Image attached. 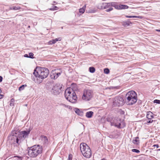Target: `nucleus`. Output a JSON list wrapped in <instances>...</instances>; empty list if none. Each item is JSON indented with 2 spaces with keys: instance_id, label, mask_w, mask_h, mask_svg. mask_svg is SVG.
I'll return each instance as SVG.
<instances>
[{
  "instance_id": "nucleus-16",
  "label": "nucleus",
  "mask_w": 160,
  "mask_h": 160,
  "mask_svg": "<svg viewBox=\"0 0 160 160\" xmlns=\"http://www.w3.org/2000/svg\"><path fill=\"white\" fill-rule=\"evenodd\" d=\"M75 112L78 115L80 116H82L83 114V112L80 111L78 108H75L74 110Z\"/></svg>"
},
{
  "instance_id": "nucleus-3",
  "label": "nucleus",
  "mask_w": 160,
  "mask_h": 160,
  "mask_svg": "<svg viewBox=\"0 0 160 160\" xmlns=\"http://www.w3.org/2000/svg\"><path fill=\"white\" fill-rule=\"evenodd\" d=\"M65 97L68 100L72 103H75L77 100L76 94L72 88L70 87L65 90Z\"/></svg>"
},
{
  "instance_id": "nucleus-47",
  "label": "nucleus",
  "mask_w": 160,
  "mask_h": 160,
  "mask_svg": "<svg viewBox=\"0 0 160 160\" xmlns=\"http://www.w3.org/2000/svg\"><path fill=\"white\" fill-rule=\"evenodd\" d=\"M1 92H2L1 90V89L0 88V94H1Z\"/></svg>"
},
{
  "instance_id": "nucleus-15",
  "label": "nucleus",
  "mask_w": 160,
  "mask_h": 160,
  "mask_svg": "<svg viewBox=\"0 0 160 160\" xmlns=\"http://www.w3.org/2000/svg\"><path fill=\"white\" fill-rule=\"evenodd\" d=\"M112 7H113L117 9H127L128 8V7L127 5H116L114 3V5H112Z\"/></svg>"
},
{
  "instance_id": "nucleus-4",
  "label": "nucleus",
  "mask_w": 160,
  "mask_h": 160,
  "mask_svg": "<svg viewBox=\"0 0 160 160\" xmlns=\"http://www.w3.org/2000/svg\"><path fill=\"white\" fill-rule=\"evenodd\" d=\"M126 103L128 105H132L136 102L137 100V94L133 91H131L128 92L126 95Z\"/></svg>"
},
{
  "instance_id": "nucleus-41",
  "label": "nucleus",
  "mask_w": 160,
  "mask_h": 160,
  "mask_svg": "<svg viewBox=\"0 0 160 160\" xmlns=\"http://www.w3.org/2000/svg\"><path fill=\"white\" fill-rule=\"evenodd\" d=\"M53 8L55 9H57V10H58V8L56 6H54Z\"/></svg>"
},
{
  "instance_id": "nucleus-10",
  "label": "nucleus",
  "mask_w": 160,
  "mask_h": 160,
  "mask_svg": "<svg viewBox=\"0 0 160 160\" xmlns=\"http://www.w3.org/2000/svg\"><path fill=\"white\" fill-rule=\"evenodd\" d=\"M114 5V2L103 3L101 6V9H106V11L109 12L112 10V6Z\"/></svg>"
},
{
  "instance_id": "nucleus-37",
  "label": "nucleus",
  "mask_w": 160,
  "mask_h": 160,
  "mask_svg": "<svg viewBox=\"0 0 160 160\" xmlns=\"http://www.w3.org/2000/svg\"><path fill=\"white\" fill-rule=\"evenodd\" d=\"M153 146V147H157V148H159V145L158 144L154 145Z\"/></svg>"
},
{
  "instance_id": "nucleus-1",
  "label": "nucleus",
  "mask_w": 160,
  "mask_h": 160,
  "mask_svg": "<svg viewBox=\"0 0 160 160\" xmlns=\"http://www.w3.org/2000/svg\"><path fill=\"white\" fill-rule=\"evenodd\" d=\"M49 73L48 69L45 68H39L37 71L35 70H34L33 73L35 77H33L32 79L35 83L39 84L42 82L44 78L48 77Z\"/></svg>"
},
{
  "instance_id": "nucleus-42",
  "label": "nucleus",
  "mask_w": 160,
  "mask_h": 160,
  "mask_svg": "<svg viewBox=\"0 0 160 160\" xmlns=\"http://www.w3.org/2000/svg\"><path fill=\"white\" fill-rule=\"evenodd\" d=\"M3 97V95L0 94V99L2 98Z\"/></svg>"
},
{
  "instance_id": "nucleus-51",
  "label": "nucleus",
  "mask_w": 160,
  "mask_h": 160,
  "mask_svg": "<svg viewBox=\"0 0 160 160\" xmlns=\"http://www.w3.org/2000/svg\"><path fill=\"white\" fill-rule=\"evenodd\" d=\"M28 27L29 28H30V26H28Z\"/></svg>"
},
{
  "instance_id": "nucleus-21",
  "label": "nucleus",
  "mask_w": 160,
  "mask_h": 160,
  "mask_svg": "<svg viewBox=\"0 0 160 160\" xmlns=\"http://www.w3.org/2000/svg\"><path fill=\"white\" fill-rule=\"evenodd\" d=\"M21 8L19 7H11L10 8V10H19Z\"/></svg>"
},
{
  "instance_id": "nucleus-45",
  "label": "nucleus",
  "mask_w": 160,
  "mask_h": 160,
  "mask_svg": "<svg viewBox=\"0 0 160 160\" xmlns=\"http://www.w3.org/2000/svg\"><path fill=\"white\" fill-rule=\"evenodd\" d=\"M43 138H44V139L45 140V139L47 140V137H44Z\"/></svg>"
},
{
  "instance_id": "nucleus-32",
  "label": "nucleus",
  "mask_w": 160,
  "mask_h": 160,
  "mask_svg": "<svg viewBox=\"0 0 160 160\" xmlns=\"http://www.w3.org/2000/svg\"><path fill=\"white\" fill-rule=\"evenodd\" d=\"M66 104H63V103H61L60 104V106H61V107L62 108H65L66 107Z\"/></svg>"
},
{
  "instance_id": "nucleus-40",
  "label": "nucleus",
  "mask_w": 160,
  "mask_h": 160,
  "mask_svg": "<svg viewBox=\"0 0 160 160\" xmlns=\"http://www.w3.org/2000/svg\"><path fill=\"white\" fill-rule=\"evenodd\" d=\"M2 76H0V82L2 81Z\"/></svg>"
},
{
  "instance_id": "nucleus-26",
  "label": "nucleus",
  "mask_w": 160,
  "mask_h": 160,
  "mask_svg": "<svg viewBox=\"0 0 160 160\" xmlns=\"http://www.w3.org/2000/svg\"><path fill=\"white\" fill-rule=\"evenodd\" d=\"M29 58H33V54L32 52H30L29 53Z\"/></svg>"
},
{
  "instance_id": "nucleus-38",
  "label": "nucleus",
  "mask_w": 160,
  "mask_h": 160,
  "mask_svg": "<svg viewBox=\"0 0 160 160\" xmlns=\"http://www.w3.org/2000/svg\"><path fill=\"white\" fill-rule=\"evenodd\" d=\"M49 9L51 11H53V10H57V9L53 8H49Z\"/></svg>"
},
{
  "instance_id": "nucleus-25",
  "label": "nucleus",
  "mask_w": 160,
  "mask_h": 160,
  "mask_svg": "<svg viewBox=\"0 0 160 160\" xmlns=\"http://www.w3.org/2000/svg\"><path fill=\"white\" fill-rule=\"evenodd\" d=\"M14 101V99L12 98L11 99V101H10V106H12L13 105Z\"/></svg>"
},
{
  "instance_id": "nucleus-23",
  "label": "nucleus",
  "mask_w": 160,
  "mask_h": 160,
  "mask_svg": "<svg viewBox=\"0 0 160 160\" xmlns=\"http://www.w3.org/2000/svg\"><path fill=\"white\" fill-rule=\"evenodd\" d=\"M89 71L90 72L93 73L95 71V69L93 67H91L89 68Z\"/></svg>"
},
{
  "instance_id": "nucleus-24",
  "label": "nucleus",
  "mask_w": 160,
  "mask_h": 160,
  "mask_svg": "<svg viewBox=\"0 0 160 160\" xmlns=\"http://www.w3.org/2000/svg\"><path fill=\"white\" fill-rule=\"evenodd\" d=\"M104 72L105 73L108 74L109 72V70L108 68H105L104 70Z\"/></svg>"
},
{
  "instance_id": "nucleus-19",
  "label": "nucleus",
  "mask_w": 160,
  "mask_h": 160,
  "mask_svg": "<svg viewBox=\"0 0 160 160\" xmlns=\"http://www.w3.org/2000/svg\"><path fill=\"white\" fill-rule=\"evenodd\" d=\"M86 7V5H85L82 8H80L79 9V12L82 14L84 13L85 11Z\"/></svg>"
},
{
  "instance_id": "nucleus-2",
  "label": "nucleus",
  "mask_w": 160,
  "mask_h": 160,
  "mask_svg": "<svg viewBox=\"0 0 160 160\" xmlns=\"http://www.w3.org/2000/svg\"><path fill=\"white\" fill-rule=\"evenodd\" d=\"M42 151V146L39 145H34L28 148V155L31 158H35L41 154Z\"/></svg>"
},
{
  "instance_id": "nucleus-28",
  "label": "nucleus",
  "mask_w": 160,
  "mask_h": 160,
  "mask_svg": "<svg viewBox=\"0 0 160 160\" xmlns=\"http://www.w3.org/2000/svg\"><path fill=\"white\" fill-rule=\"evenodd\" d=\"M132 152H135L137 153H138L140 152V151L139 150L135 149H132Z\"/></svg>"
},
{
  "instance_id": "nucleus-20",
  "label": "nucleus",
  "mask_w": 160,
  "mask_h": 160,
  "mask_svg": "<svg viewBox=\"0 0 160 160\" xmlns=\"http://www.w3.org/2000/svg\"><path fill=\"white\" fill-rule=\"evenodd\" d=\"M126 17L127 18H142V17L141 16H129L128 15L126 16Z\"/></svg>"
},
{
  "instance_id": "nucleus-44",
  "label": "nucleus",
  "mask_w": 160,
  "mask_h": 160,
  "mask_svg": "<svg viewBox=\"0 0 160 160\" xmlns=\"http://www.w3.org/2000/svg\"><path fill=\"white\" fill-rule=\"evenodd\" d=\"M57 3L56 2H55V1H53V4H56Z\"/></svg>"
},
{
  "instance_id": "nucleus-11",
  "label": "nucleus",
  "mask_w": 160,
  "mask_h": 160,
  "mask_svg": "<svg viewBox=\"0 0 160 160\" xmlns=\"http://www.w3.org/2000/svg\"><path fill=\"white\" fill-rule=\"evenodd\" d=\"M62 88L61 85L59 83H57L53 86L51 92L54 94H58L59 93Z\"/></svg>"
},
{
  "instance_id": "nucleus-50",
  "label": "nucleus",
  "mask_w": 160,
  "mask_h": 160,
  "mask_svg": "<svg viewBox=\"0 0 160 160\" xmlns=\"http://www.w3.org/2000/svg\"><path fill=\"white\" fill-rule=\"evenodd\" d=\"M107 121H109V120H108V119H107Z\"/></svg>"
},
{
  "instance_id": "nucleus-46",
  "label": "nucleus",
  "mask_w": 160,
  "mask_h": 160,
  "mask_svg": "<svg viewBox=\"0 0 160 160\" xmlns=\"http://www.w3.org/2000/svg\"><path fill=\"white\" fill-rule=\"evenodd\" d=\"M156 31H158V32H160V30L159 29H156Z\"/></svg>"
},
{
  "instance_id": "nucleus-31",
  "label": "nucleus",
  "mask_w": 160,
  "mask_h": 160,
  "mask_svg": "<svg viewBox=\"0 0 160 160\" xmlns=\"http://www.w3.org/2000/svg\"><path fill=\"white\" fill-rule=\"evenodd\" d=\"M57 41H56L55 39H53L52 41H51L49 42L50 44H54Z\"/></svg>"
},
{
  "instance_id": "nucleus-22",
  "label": "nucleus",
  "mask_w": 160,
  "mask_h": 160,
  "mask_svg": "<svg viewBox=\"0 0 160 160\" xmlns=\"http://www.w3.org/2000/svg\"><path fill=\"white\" fill-rule=\"evenodd\" d=\"M26 86H27L26 85H22L21 86L19 87V90L20 91L23 90L24 88L25 87H26Z\"/></svg>"
},
{
  "instance_id": "nucleus-30",
  "label": "nucleus",
  "mask_w": 160,
  "mask_h": 160,
  "mask_svg": "<svg viewBox=\"0 0 160 160\" xmlns=\"http://www.w3.org/2000/svg\"><path fill=\"white\" fill-rule=\"evenodd\" d=\"M57 41H56L55 39H53L52 41H51L49 42L50 44H54Z\"/></svg>"
},
{
  "instance_id": "nucleus-12",
  "label": "nucleus",
  "mask_w": 160,
  "mask_h": 160,
  "mask_svg": "<svg viewBox=\"0 0 160 160\" xmlns=\"http://www.w3.org/2000/svg\"><path fill=\"white\" fill-rule=\"evenodd\" d=\"M31 131V129L29 128L27 131H22L19 135L20 138L21 139L22 138H28Z\"/></svg>"
},
{
  "instance_id": "nucleus-53",
  "label": "nucleus",
  "mask_w": 160,
  "mask_h": 160,
  "mask_svg": "<svg viewBox=\"0 0 160 160\" xmlns=\"http://www.w3.org/2000/svg\"><path fill=\"white\" fill-rule=\"evenodd\" d=\"M158 150H159V151L160 150V149H158Z\"/></svg>"
},
{
  "instance_id": "nucleus-9",
  "label": "nucleus",
  "mask_w": 160,
  "mask_h": 160,
  "mask_svg": "<svg viewBox=\"0 0 160 160\" xmlns=\"http://www.w3.org/2000/svg\"><path fill=\"white\" fill-rule=\"evenodd\" d=\"M14 134V132L13 133ZM17 133L15 132V133L10 136V138H11L12 142L14 144H16V145H18L21 142V138H20V136H16Z\"/></svg>"
},
{
  "instance_id": "nucleus-14",
  "label": "nucleus",
  "mask_w": 160,
  "mask_h": 160,
  "mask_svg": "<svg viewBox=\"0 0 160 160\" xmlns=\"http://www.w3.org/2000/svg\"><path fill=\"white\" fill-rule=\"evenodd\" d=\"M61 72H58V70L52 71L50 74V77L52 79H56L60 75Z\"/></svg>"
},
{
  "instance_id": "nucleus-8",
  "label": "nucleus",
  "mask_w": 160,
  "mask_h": 160,
  "mask_svg": "<svg viewBox=\"0 0 160 160\" xmlns=\"http://www.w3.org/2000/svg\"><path fill=\"white\" fill-rule=\"evenodd\" d=\"M124 103V100L123 98L120 96L115 97L113 100V105L115 106L119 107L122 106Z\"/></svg>"
},
{
  "instance_id": "nucleus-17",
  "label": "nucleus",
  "mask_w": 160,
  "mask_h": 160,
  "mask_svg": "<svg viewBox=\"0 0 160 160\" xmlns=\"http://www.w3.org/2000/svg\"><path fill=\"white\" fill-rule=\"evenodd\" d=\"M93 114V112L92 111L88 112L86 113V116L88 118H90L92 117Z\"/></svg>"
},
{
  "instance_id": "nucleus-7",
  "label": "nucleus",
  "mask_w": 160,
  "mask_h": 160,
  "mask_svg": "<svg viewBox=\"0 0 160 160\" xmlns=\"http://www.w3.org/2000/svg\"><path fill=\"white\" fill-rule=\"evenodd\" d=\"M110 122L111 125L114 126L118 128H123L125 126L123 122L121 121V120L118 118L114 119L113 121L111 120Z\"/></svg>"
},
{
  "instance_id": "nucleus-36",
  "label": "nucleus",
  "mask_w": 160,
  "mask_h": 160,
  "mask_svg": "<svg viewBox=\"0 0 160 160\" xmlns=\"http://www.w3.org/2000/svg\"><path fill=\"white\" fill-rule=\"evenodd\" d=\"M88 12V13H94L95 12V11H94V10H90V11H89Z\"/></svg>"
},
{
  "instance_id": "nucleus-5",
  "label": "nucleus",
  "mask_w": 160,
  "mask_h": 160,
  "mask_svg": "<svg viewBox=\"0 0 160 160\" xmlns=\"http://www.w3.org/2000/svg\"><path fill=\"white\" fill-rule=\"evenodd\" d=\"M81 151L83 156L86 158H90L92 155L91 150L85 143H82L80 145Z\"/></svg>"
},
{
  "instance_id": "nucleus-49",
  "label": "nucleus",
  "mask_w": 160,
  "mask_h": 160,
  "mask_svg": "<svg viewBox=\"0 0 160 160\" xmlns=\"http://www.w3.org/2000/svg\"><path fill=\"white\" fill-rule=\"evenodd\" d=\"M27 105H27V104H25V106H27Z\"/></svg>"
},
{
  "instance_id": "nucleus-6",
  "label": "nucleus",
  "mask_w": 160,
  "mask_h": 160,
  "mask_svg": "<svg viewBox=\"0 0 160 160\" xmlns=\"http://www.w3.org/2000/svg\"><path fill=\"white\" fill-rule=\"evenodd\" d=\"M93 92L90 90H85L83 91L82 99L85 101H89L92 97Z\"/></svg>"
},
{
  "instance_id": "nucleus-18",
  "label": "nucleus",
  "mask_w": 160,
  "mask_h": 160,
  "mask_svg": "<svg viewBox=\"0 0 160 160\" xmlns=\"http://www.w3.org/2000/svg\"><path fill=\"white\" fill-rule=\"evenodd\" d=\"M132 142L135 144L138 145L139 143V140L138 137H136L134 138Z\"/></svg>"
},
{
  "instance_id": "nucleus-48",
  "label": "nucleus",
  "mask_w": 160,
  "mask_h": 160,
  "mask_svg": "<svg viewBox=\"0 0 160 160\" xmlns=\"http://www.w3.org/2000/svg\"><path fill=\"white\" fill-rule=\"evenodd\" d=\"M102 160H107L104 158H103V159H102Z\"/></svg>"
},
{
  "instance_id": "nucleus-29",
  "label": "nucleus",
  "mask_w": 160,
  "mask_h": 160,
  "mask_svg": "<svg viewBox=\"0 0 160 160\" xmlns=\"http://www.w3.org/2000/svg\"><path fill=\"white\" fill-rule=\"evenodd\" d=\"M153 102L154 103L160 104V100L155 99L153 101Z\"/></svg>"
},
{
  "instance_id": "nucleus-27",
  "label": "nucleus",
  "mask_w": 160,
  "mask_h": 160,
  "mask_svg": "<svg viewBox=\"0 0 160 160\" xmlns=\"http://www.w3.org/2000/svg\"><path fill=\"white\" fill-rule=\"evenodd\" d=\"M119 88V87L118 86H117L116 87H111L109 88L110 89H118Z\"/></svg>"
},
{
  "instance_id": "nucleus-33",
  "label": "nucleus",
  "mask_w": 160,
  "mask_h": 160,
  "mask_svg": "<svg viewBox=\"0 0 160 160\" xmlns=\"http://www.w3.org/2000/svg\"><path fill=\"white\" fill-rule=\"evenodd\" d=\"M72 154H69L68 156V160H72Z\"/></svg>"
},
{
  "instance_id": "nucleus-52",
  "label": "nucleus",
  "mask_w": 160,
  "mask_h": 160,
  "mask_svg": "<svg viewBox=\"0 0 160 160\" xmlns=\"http://www.w3.org/2000/svg\"><path fill=\"white\" fill-rule=\"evenodd\" d=\"M102 118L101 119V121H102Z\"/></svg>"
},
{
  "instance_id": "nucleus-39",
  "label": "nucleus",
  "mask_w": 160,
  "mask_h": 160,
  "mask_svg": "<svg viewBox=\"0 0 160 160\" xmlns=\"http://www.w3.org/2000/svg\"><path fill=\"white\" fill-rule=\"evenodd\" d=\"M24 57L27 58H29V55L28 54H26L24 55Z\"/></svg>"
},
{
  "instance_id": "nucleus-43",
  "label": "nucleus",
  "mask_w": 160,
  "mask_h": 160,
  "mask_svg": "<svg viewBox=\"0 0 160 160\" xmlns=\"http://www.w3.org/2000/svg\"><path fill=\"white\" fill-rule=\"evenodd\" d=\"M16 157H17L18 158H19L21 160H22V157H19V156H16Z\"/></svg>"
},
{
  "instance_id": "nucleus-35",
  "label": "nucleus",
  "mask_w": 160,
  "mask_h": 160,
  "mask_svg": "<svg viewBox=\"0 0 160 160\" xmlns=\"http://www.w3.org/2000/svg\"><path fill=\"white\" fill-rule=\"evenodd\" d=\"M55 39V40L56 41H60L61 40V39L60 38H57Z\"/></svg>"
},
{
  "instance_id": "nucleus-13",
  "label": "nucleus",
  "mask_w": 160,
  "mask_h": 160,
  "mask_svg": "<svg viewBox=\"0 0 160 160\" xmlns=\"http://www.w3.org/2000/svg\"><path fill=\"white\" fill-rule=\"evenodd\" d=\"M157 115L153 114L151 112L148 111L147 112L146 118L148 121H147L148 123L152 122L153 120L152 119L154 118V116H156Z\"/></svg>"
},
{
  "instance_id": "nucleus-34",
  "label": "nucleus",
  "mask_w": 160,
  "mask_h": 160,
  "mask_svg": "<svg viewBox=\"0 0 160 160\" xmlns=\"http://www.w3.org/2000/svg\"><path fill=\"white\" fill-rule=\"evenodd\" d=\"M65 108H68V109H72L71 107V106H69V105H66V107Z\"/></svg>"
}]
</instances>
